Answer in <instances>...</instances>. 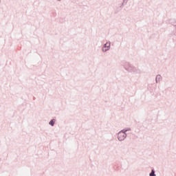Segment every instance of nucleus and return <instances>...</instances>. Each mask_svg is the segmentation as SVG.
I'll use <instances>...</instances> for the list:
<instances>
[{
  "mask_svg": "<svg viewBox=\"0 0 176 176\" xmlns=\"http://www.w3.org/2000/svg\"><path fill=\"white\" fill-rule=\"evenodd\" d=\"M149 176H156V174H155V169L151 170V172L150 173Z\"/></svg>",
  "mask_w": 176,
  "mask_h": 176,
  "instance_id": "nucleus-7",
  "label": "nucleus"
},
{
  "mask_svg": "<svg viewBox=\"0 0 176 176\" xmlns=\"http://www.w3.org/2000/svg\"><path fill=\"white\" fill-rule=\"evenodd\" d=\"M110 49L111 42H109L104 44L103 47H102V51L103 52V53H107V52H108V50H109Z\"/></svg>",
  "mask_w": 176,
  "mask_h": 176,
  "instance_id": "nucleus-3",
  "label": "nucleus"
},
{
  "mask_svg": "<svg viewBox=\"0 0 176 176\" xmlns=\"http://www.w3.org/2000/svg\"><path fill=\"white\" fill-rule=\"evenodd\" d=\"M122 131L126 133V131H131V128H125L124 129H122Z\"/></svg>",
  "mask_w": 176,
  "mask_h": 176,
  "instance_id": "nucleus-9",
  "label": "nucleus"
},
{
  "mask_svg": "<svg viewBox=\"0 0 176 176\" xmlns=\"http://www.w3.org/2000/svg\"><path fill=\"white\" fill-rule=\"evenodd\" d=\"M161 81H162V75L157 74L155 78V82L160 83Z\"/></svg>",
  "mask_w": 176,
  "mask_h": 176,
  "instance_id": "nucleus-5",
  "label": "nucleus"
},
{
  "mask_svg": "<svg viewBox=\"0 0 176 176\" xmlns=\"http://www.w3.org/2000/svg\"><path fill=\"white\" fill-rule=\"evenodd\" d=\"M127 138V133H124L122 130L118 132V140L120 142L124 141Z\"/></svg>",
  "mask_w": 176,
  "mask_h": 176,
  "instance_id": "nucleus-2",
  "label": "nucleus"
},
{
  "mask_svg": "<svg viewBox=\"0 0 176 176\" xmlns=\"http://www.w3.org/2000/svg\"><path fill=\"white\" fill-rule=\"evenodd\" d=\"M120 4H119L118 6L116 7V12L117 13H118V12H120V10H120Z\"/></svg>",
  "mask_w": 176,
  "mask_h": 176,
  "instance_id": "nucleus-8",
  "label": "nucleus"
},
{
  "mask_svg": "<svg viewBox=\"0 0 176 176\" xmlns=\"http://www.w3.org/2000/svg\"><path fill=\"white\" fill-rule=\"evenodd\" d=\"M127 2H129V0H122V3L120 4L119 10H122L123 8L125 6V5H127Z\"/></svg>",
  "mask_w": 176,
  "mask_h": 176,
  "instance_id": "nucleus-4",
  "label": "nucleus"
},
{
  "mask_svg": "<svg viewBox=\"0 0 176 176\" xmlns=\"http://www.w3.org/2000/svg\"><path fill=\"white\" fill-rule=\"evenodd\" d=\"M54 123H56V119H52L50 121L49 124L50 126H54Z\"/></svg>",
  "mask_w": 176,
  "mask_h": 176,
  "instance_id": "nucleus-6",
  "label": "nucleus"
},
{
  "mask_svg": "<svg viewBox=\"0 0 176 176\" xmlns=\"http://www.w3.org/2000/svg\"><path fill=\"white\" fill-rule=\"evenodd\" d=\"M122 67L127 72H133V74H141V70L134 67L132 64L129 62L122 63Z\"/></svg>",
  "mask_w": 176,
  "mask_h": 176,
  "instance_id": "nucleus-1",
  "label": "nucleus"
}]
</instances>
